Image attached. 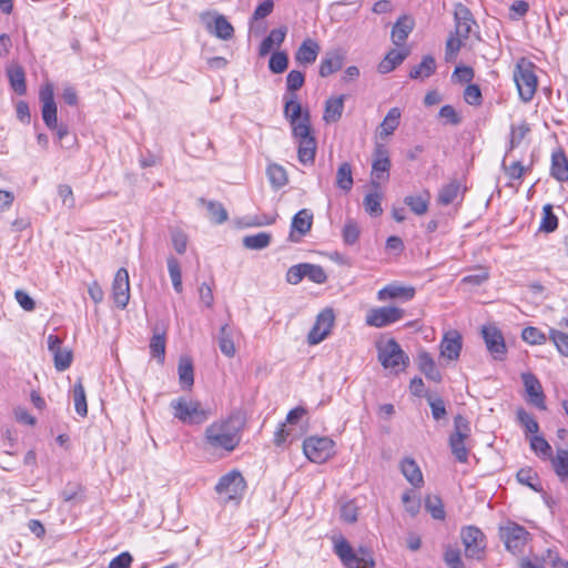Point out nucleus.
Instances as JSON below:
<instances>
[{
	"mask_svg": "<svg viewBox=\"0 0 568 568\" xmlns=\"http://www.w3.org/2000/svg\"><path fill=\"white\" fill-rule=\"evenodd\" d=\"M173 418L184 425H200L206 422L211 415L197 399L187 396H180L170 402L169 405Z\"/></svg>",
	"mask_w": 568,
	"mask_h": 568,
	"instance_id": "nucleus-2",
	"label": "nucleus"
},
{
	"mask_svg": "<svg viewBox=\"0 0 568 568\" xmlns=\"http://www.w3.org/2000/svg\"><path fill=\"white\" fill-rule=\"evenodd\" d=\"M53 355L54 367L59 372H63L70 367L72 363V352L68 348L57 351Z\"/></svg>",
	"mask_w": 568,
	"mask_h": 568,
	"instance_id": "nucleus-63",
	"label": "nucleus"
},
{
	"mask_svg": "<svg viewBox=\"0 0 568 568\" xmlns=\"http://www.w3.org/2000/svg\"><path fill=\"white\" fill-rule=\"evenodd\" d=\"M550 173L557 181L568 180V159L562 151L552 153Z\"/></svg>",
	"mask_w": 568,
	"mask_h": 568,
	"instance_id": "nucleus-37",
	"label": "nucleus"
},
{
	"mask_svg": "<svg viewBox=\"0 0 568 568\" xmlns=\"http://www.w3.org/2000/svg\"><path fill=\"white\" fill-rule=\"evenodd\" d=\"M425 508L434 519H444L445 510L442 499L436 495H429L425 499Z\"/></svg>",
	"mask_w": 568,
	"mask_h": 568,
	"instance_id": "nucleus-53",
	"label": "nucleus"
},
{
	"mask_svg": "<svg viewBox=\"0 0 568 568\" xmlns=\"http://www.w3.org/2000/svg\"><path fill=\"white\" fill-rule=\"evenodd\" d=\"M178 373L182 388L190 389L194 384V369L191 358L186 356L180 358Z\"/></svg>",
	"mask_w": 568,
	"mask_h": 568,
	"instance_id": "nucleus-39",
	"label": "nucleus"
},
{
	"mask_svg": "<svg viewBox=\"0 0 568 568\" xmlns=\"http://www.w3.org/2000/svg\"><path fill=\"white\" fill-rule=\"evenodd\" d=\"M353 562L357 564V568H373L375 566V561L372 550L361 547L354 554Z\"/></svg>",
	"mask_w": 568,
	"mask_h": 568,
	"instance_id": "nucleus-60",
	"label": "nucleus"
},
{
	"mask_svg": "<svg viewBox=\"0 0 568 568\" xmlns=\"http://www.w3.org/2000/svg\"><path fill=\"white\" fill-rule=\"evenodd\" d=\"M73 402L77 414L85 417L88 415L87 395L81 379L73 386Z\"/></svg>",
	"mask_w": 568,
	"mask_h": 568,
	"instance_id": "nucleus-46",
	"label": "nucleus"
},
{
	"mask_svg": "<svg viewBox=\"0 0 568 568\" xmlns=\"http://www.w3.org/2000/svg\"><path fill=\"white\" fill-rule=\"evenodd\" d=\"M61 496L67 503H82L84 500L83 497V488L79 484H68L61 493Z\"/></svg>",
	"mask_w": 568,
	"mask_h": 568,
	"instance_id": "nucleus-56",
	"label": "nucleus"
},
{
	"mask_svg": "<svg viewBox=\"0 0 568 568\" xmlns=\"http://www.w3.org/2000/svg\"><path fill=\"white\" fill-rule=\"evenodd\" d=\"M293 136L297 142L298 161L304 164H313L316 154V140L311 134L310 113L306 112L301 120V124L294 128Z\"/></svg>",
	"mask_w": 568,
	"mask_h": 568,
	"instance_id": "nucleus-4",
	"label": "nucleus"
},
{
	"mask_svg": "<svg viewBox=\"0 0 568 568\" xmlns=\"http://www.w3.org/2000/svg\"><path fill=\"white\" fill-rule=\"evenodd\" d=\"M465 439L459 437H449V446L452 449V453L456 457V459L460 463H466L468 458V450L465 446Z\"/></svg>",
	"mask_w": 568,
	"mask_h": 568,
	"instance_id": "nucleus-59",
	"label": "nucleus"
},
{
	"mask_svg": "<svg viewBox=\"0 0 568 568\" xmlns=\"http://www.w3.org/2000/svg\"><path fill=\"white\" fill-rule=\"evenodd\" d=\"M320 51L321 47L318 42L307 38L297 48L294 59L296 63L301 65H310L316 61Z\"/></svg>",
	"mask_w": 568,
	"mask_h": 568,
	"instance_id": "nucleus-23",
	"label": "nucleus"
},
{
	"mask_svg": "<svg viewBox=\"0 0 568 568\" xmlns=\"http://www.w3.org/2000/svg\"><path fill=\"white\" fill-rule=\"evenodd\" d=\"M417 363L419 369L425 374L427 378L434 382H439L442 379V374L428 352H419L417 356Z\"/></svg>",
	"mask_w": 568,
	"mask_h": 568,
	"instance_id": "nucleus-34",
	"label": "nucleus"
},
{
	"mask_svg": "<svg viewBox=\"0 0 568 568\" xmlns=\"http://www.w3.org/2000/svg\"><path fill=\"white\" fill-rule=\"evenodd\" d=\"M286 27L271 30L268 36L261 42L258 47V55L265 57L272 51V49H278L286 38Z\"/></svg>",
	"mask_w": 568,
	"mask_h": 568,
	"instance_id": "nucleus-27",
	"label": "nucleus"
},
{
	"mask_svg": "<svg viewBox=\"0 0 568 568\" xmlns=\"http://www.w3.org/2000/svg\"><path fill=\"white\" fill-rule=\"evenodd\" d=\"M305 82L304 74L298 70H292L286 75V89L292 93L300 90Z\"/></svg>",
	"mask_w": 568,
	"mask_h": 568,
	"instance_id": "nucleus-64",
	"label": "nucleus"
},
{
	"mask_svg": "<svg viewBox=\"0 0 568 568\" xmlns=\"http://www.w3.org/2000/svg\"><path fill=\"white\" fill-rule=\"evenodd\" d=\"M415 288L413 286H404L398 283H390L377 292V300L386 302L389 300H398L407 302L414 298Z\"/></svg>",
	"mask_w": 568,
	"mask_h": 568,
	"instance_id": "nucleus-20",
	"label": "nucleus"
},
{
	"mask_svg": "<svg viewBox=\"0 0 568 568\" xmlns=\"http://www.w3.org/2000/svg\"><path fill=\"white\" fill-rule=\"evenodd\" d=\"M382 199H383L382 193H379L377 191L367 193L365 195L363 205H364L365 211L371 216H379L383 213Z\"/></svg>",
	"mask_w": 568,
	"mask_h": 568,
	"instance_id": "nucleus-47",
	"label": "nucleus"
},
{
	"mask_svg": "<svg viewBox=\"0 0 568 568\" xmlns=\"http://www.w3.org/2000/svg\"><path fill=\"white\" fill-rule=\"evenodd\" d=\"M555 473L561 481H568V449L559 448L552 458Z\"/></svg>",
	"mask_w": 568,
	"mask_h": 568,
	"instance_id": "nucleus-45",
	"label": "nucleus"
},
{
	"mask_svg": "<svg viewBox=\"0 0 568 568\" xmlns=\"http://www.w3.org/2000/svg\"><path fill=\"white\" fill-rule=\"evenodd\" d=\"M243 422L231 415L209 425L204 432L205 444L213 450L233 452L241 442Z\"/></svg>",
	"mask_w": 568,
	"mask_h": 568,
	"instance_id": "nucleus-1",
	"label": "nucleus"
},
{
	"mask_svg": "<svg viewBox=\"0 0 568 568\" xmlns=\"http://www.w3.org/2000/svg\"><path fill=\"white\" fill-rule=\"evenodd\" d=\"M549 338L555 344L557 351L568 357V334L555 328L549 329Z\"/></svg>",
	"mask_w": 568,
	"mask_h": 568,
	"instance_id": "nucleus-57",
	"label": "nucleus"
},
{
	"mask_svg": "<svg viewBox=\"0 0 568 568\" xmlns=\"http://www.w3.org/2000/svg\"><path fill=\"white\" fill-rule=\"evenodd\" d=\"M514 81L520 99L524 102H529L534 98L538 85L535 65L526 59H520L514 69Z\"/></svg>",
	"mask_w": 568,
	"mask_h": 568,
	"instance_id": "nucleus-5",
	"label": "nucleus"
},
{
	"mask_svg": "<svg viewBox=\"0 0 568 568\" xmlns=\"http://www.w3.org/2000/svg\"><path fill=\"white\" fill-rule=\"evenodd\" d=\"M529 131L530 128L525 121L518 124H513L510 128L509 150L517 148L524 141Z\"/></svg>",
	"mask_w": 568,
	"mask_h": 568,
	"instance_id": "nucleus-50",
	"label": "nucleus"
},
{
	"mask_svg": "<svg viewBox=\"0 0 568 568\" xmlns=\"http://www.w3.org/2000/svg\"><path fill=\"white\" fill-rule=\"evenodd\" d=\"M517 418L520 425L525 428L526 433L531 434V436L538 435L539 425L531 414L521 408L517 412Z\"/></svg>",
	"mask_w": 568,
	"mask_h": 568,
	"instance_id": "nucleus-54",
	"label": "nucleus"
},
{
	"mask_svg": "<svg viewBox=\"0 0 568 568\" xmlns=\"http://www.w3.org/2000/svg\"><path fill=\"white\" fill-rule=\"evenodd\" d=\"M7 74L13 91L19 95L26 94L27 85L23 68L17 63H13L7 68Z\"/></svg>",
	"mask_w": 568,
	"mask_h": 568,
	"instance_id": "nucleus-33",
	"label": "nucleus"
},
{
	"mask_svg": "<svg viewBox=\"0 0 568 568\" xmlns=\"http://www.w3.org/2000/svg\"><path fill=\"white\" fill-rule=\"evenodd\" d=\"M499 536L505 544V547L511 554H521L529 539L530 534L525 527L508 521L499 528Z\"/></svg>",
	"mask_w": 568,
	"mask_h": 568,
	"instance_id": "nucleus-7",
	"label": "nucleus"
},
{
	"mask_svg": "<svg viewBox=\"0 0 568 568\" xmlns=\"http://www.w3.org/2000/svg\"><path fill=\"white\" fill-rule=\"evenodd\" d=\"M389 169L390 160L387 149L382 144L376 145L371 173V184L375 189H378L381 183L388 181Z\"/></svg>",
	"mask_w": 568,
	"mask_h": 568,
	"instance_id": "nucleus-12",
	"label": "nucleus"
},
{
	"mask_svg": "<svg viewBox=\"0 0 568 568\" xmlns=\"http://www.w3.org/2000/svg\"><path fill=\"white\" fill-rule=\"evenodd\" d=\"M465 555L469 558H480L485 549V536L476 527L469 526L462 530Z\"/></svg>",
	"mask_w": 568,
	"mask_h": 568,
	"instance_id": "nucleus-15",
	"label": "nucleus"
},
{
	"mask_svg": "<svg viewBox=\"0 0 568 568\" xmlns=\"http://www.w3.org/2000/svg\"><path fill=\"white\" fill-rule=\"evenodd\" d=\"M462 194V184L457 181H450L444 185L438 193V203L443 205L452 204Z\"/></svg>",
	"mask_w": 568,
	"mask_h": 568,
	"instance_id": "nucleus-40",
	"label": "nucleus"
},
{
	"mask_svg": "<svg viewBox=\"0 0 568 568\" xmlns=\"http://www.w3.org/2000/svg\"><path fill=\"white\" fill-rule=\"evenodd\" d=\"M409 50L407 48L393 49L385 58L379 62L377 70L382 74L392 72L397 65L402 64L403 61L408 57Z\"/></svg>",
	"mask_w": 568,
	"mask_h": 568,
	"instance_id": "nucleus-29",
	"label": "nucleus"
},
{
	"mask_svg": "<svg viewBox=\"0 0 568 568\" xmlns=\"http://www.w3.org/2000/svg\"><path fill=\"white\" fill-rule=\"evenodd\" d=\"M523 339L531 345H540L546 342V335L537 327H526L521 332Z\"/></svg>",
	"mask_w": 568,
	"mask_h": 568,
	"instance_id": "nucleus-62",
	"label": "nucleus"
},
{
	"mask_svg": "<svg viewBox=\"0 0 568 568\" xmlns=\"http://www.w3.org/2000/svg\"><path fill=\"white\" fill-rule=\"evenodd\" d=\"M112 297L119 308L126 307L130 300V281L129 273L124 267L119 268L115 273L112 283Z\"/></svg>",
	"mask_w": 568,
	"mask_h": 568,
	"instance_id": "nucleus-16",
	"label": "nucleus"
},
{
	"mask_svg": "<svg viewBox=\"0 0 568 568\" xmlns=\"http://www.w3.org/2000/svg\"><path fill=\"white\" fill-rule=\"evenodd\" d=\"M150 353L160 364L165 359V334L154 332L150 342Z\"/></svg>",
	"mask_w": 568,
	"mask_h": 568,
	"instance_id": "nucleus-48",
	"label": "nucleus"
},
{
	"mask_svg": "<svg viewBox=\"0 0 568 568\" xmlns=\"http://www.w3.org/2000/svg\"><path fill=\"white\" fill-rule=\"evenodd\" d=\"M400 471L406 480L414 487L419 488L424 484L422 470L415 459L405 457L400 462Z\"/></svg>",
	"mask_w": 568,
	"mask_h": 568,
	"instance_id": "nucleus-26",
	"label": "nucleus"
},
{
	"mask_svg": "<svg viewBox=\"0 0 568 568\" xmlns=\"http://www.w3.org/2000/svg\"><path fill=\"white\" fill-rule=\"evenodd\" d=\"M405 311L396 306H382L371 308L365 317V323L371 327H385L400 321Z\"/></svg>",
	"mask_w": 568,
	"mask_h": 568,
	"instance_id": "nucleus-10",
	"label": "nucleus"
},
{
	"mask_svg": "<svg viewBox=\"0 0 568 568\" xmlns=\"http://www.w3.org/2000/svg\"><path fill=\"white\" fill-rule=\"evenodd\" d=\"M414 28V22L407 17L399 18L392 29V41L395 45L404 44Z\"/></svg>",
	"mask_w": 568,
	"mask_h": 568,
	"instance_id": "nucleus-35",
	"label": "nucleus"
},
{
	"mask_svg": "<svg viewBox=\"0 0 568 568\" xmlns=\"http://www.w3.org/2000/svg\"><path fill=\"white\" fill-rule=\"evenodd\" d=\"M436 71V62L432 55L423 57V60L419 64L412 68L409 72V78L414 80H425L434 74Z\"/></svg>",
	"mask_w": 568,
	"mask_h": 568,
	"instance_id": "nucleus-38",
	"label": "nucleus"
},
{
	"mask_svg": "<svg viewBox=\"0 0 568 568\" xmlns=\"http://www.w3.org/2000/svg\"><path fill=\"white\" fill-rule=\"evenodd\" d=\"M464 40H466V39L457 36L456 33L449 36V38L446 41V47H445L446 61H453L456 59L457 53L460 50Z\"/></svg>",
	"mask_w": 568,
	"mask_h": 568,
	"instance_id": "nucleus-55",
	"label": "nucleus"
},
{
	"mask_svg": "<svg viewBox=\"0 0 568 568\" xmlns=\"http://www.w3.org/2000/svg\"><path fill=\"white\" fill-rule=\"evenodd\" d=\"M481 336L493 359L499 362L505 361L507 346L501 331L493 324L484 325L481 327Z\"/></svg>",
	"mask_w": 568,
	"mask_h": 568,
	"instance_id": "nucleus-11",
	"label": "nucleus"
},
{
	"mask_svg": "<svg viewBox=\"0 0 568 568\" xmlns=\"http://www.w3.org/2000/svg\"><path fill=\"white\" fill-rule=\"evenodd\" d=\"M272 235L267 232H260L243 237V245L248 250H263L271 244Z\"/></svg>",
	"mask_w": 568,
	"mask_h": 568,
	"instance_id": "nucleus-42",
	"label": "nucleus"
},
{
	"mask_svg": "<svg viewBox=\"0 0 568 568\" xmlns=\"http://www.w3.org/2000/svg\"><path fill=\"white\" fill-rule=\"evenodd\" d=\"M376 347L379 363L385 369L390 371V373L399 374L408 366L409 357L394 338L379 342Z\"/></svg>",
	"mask_w": 568,
	"mask_h": 568,
	"instance_id": "nucleus-3",
	"label": "nucleus"
},
{
	"mask_svg": "<svg viewBox=\"0 0 568 568\" xmlns=\"http://www.w3.org/2000/svg\"><path fill=\"white\" fill-rule=\"evenodd\" d=\"M354 180L352 166L348 162L342 163L336 172V185L344 192H349L353 187Z\"/></svg>",
	"mask_w": 568,
	"mask_h": 568,
	"instance_id": "nucleus-41",
	"label": "nucleus"
},
{
	"mask_svg": "<svg viewBox=\"0 0 568 568\" xmlns=\"http://www.w3.org/2000/svg\"><path fill=\"white\" fill-rule=\"evenodd\" d=\"M245 480L241 473L232 470L222 476L215 490L223 503H239L245 490Z\"/></svg>",
	"mask_w": 568,
	"mask_h": 568,
	"instance_id": "nucleus-6",
	"label": "nucleus"
},
{
	"mask_svg": "<svg viewBox=\"0 0 568 568\" xmlns=\"http://www.w3.org/2000/svg\"><path fill=\"white\" fill-rule=\"evenodd\" d=\"M335 322V315L332 308H325L316 316L315 323L307 334V343L317 345L323 342L331 333Z\"/></svg>",
	"mask_w": 568,
	"mask_h": 568,
	"instance_id": "nucleus-13",
	"label": "nucleus"
},
{
	"mask_svg": "<svg viewBox=\"0 0 568 568\" xmlns=\"http://www.w3.org/2000/svg\"><path fill=\"white\" fill-rule=\"evenodd\" d=\"M529 444L531 450L542 459H550L552 456V449L549 443L541 435H532L529 437Z\"/></svg>",
	"mask_w": 568,
	"mask_h": 568,
	"instance_id": "nucleus-44",
	"label": "nucleus"
},
{
	"mask_svg": "<svg viewBox=\"0 0 568 568\" xmlns=\"http://www.w3.org/2000/svg\"><path fill=\"white\" fill-rule=\"evenodd\" d=\"M557 227H558V217L552 212V205L551 204L544 205L539 231L550 233V232H554Z\"/></svg>",
	"mask_w": 568,
	"mask_h": 568,
	"instance_id": "nucleus-49",
	"label": "nucleus"
},
{
	"mask_svg": "<svg viewBox=\"0 0 568 568\" xmlns=\"http://www.w3.org/2000/svg\"><path fill=\"white\" fill-rule=\"evenodd\" d=\"M345 60V54L341 50H332L325 53L320 63L318 73L322 78H327L331 74L342 69Z\"/></svg>",
	"mask_w": 568,
	"mask_h": 568,
	"instance_id": "nucleus-24",
	"label": "nucleus"
},
{
	"mask_svg": "<svg viewBox=\"0 0 568 568\" xmlns=\"http://www.w3.org/2000/svg\"><path fill=\"white\" fill-rule=\"evenodd\" d=\"M489 278V271L487 267L479 266L475 270L474 274L467 275L463 277L462 283L471 285V286H479L484 284Z\"/></svg>",
	"mask_w": 568,
	"mask_h": 568,
	"instance_id": "nucleus-61",
	"label": "nucleus"
},
{
	"mask_svg": "<svg viewBox=\"0 0 568 568\" xmlns=\"http://www.w3.org/2000/svg\"><path fill=\"white\" fill-rule=\"evenodd\" d=\"M521 379L525 386V390L528 396V400L530 404L535 405L537 408L545 410V394L538 378L531 373H523Z\"/></svg>",
	"mask_w": 568,
	"mask_h": 568,
	"instance_id": "nucleus-19",
	"label": "nucleus"
},
{
	"mask_svg": "<svg viewBox=\"0 0 568 568\" xmlns=\"http://www.w3.org/2000/svg\"><path fill=\"white\" fill-rule=\"evenodd\" d=\"M312 224L313 213L307 209L300 210L292 219L290 240L300 242L311 231Z\"/></svg>",
	"mask_w": 568,
	"mask_h": 568,
	"instance_id": "nucleus-17",
	"label": "nucleus"
},
{
	"mask_svg": "<svg viewBox=\"0 0 568 568\" xmlns=\"http://www.w3.org/2000/svg\"><path fill=\"white\" fill-rule=\"evenodd\" d=\"M430 193L424 190L419 194L407 195L404 199L405 204L416 215H424L428 211Z\"/></svg>",
	"mask_w": 568,
	"mask_h": 568,
	"instance_id": "nucleus-36",
	"label": "nucleus"
},
{
	"mask_svg": "<svg viewBox=\"0 0 568 568\" xmlns=\"http://www.w3.org/2000/svg\"><path fill=\"white\" fill-rule=\"evenodd\" d=\"M306 112H302V105L297 101L295 93L285 97L284 115L290 121L292 131H294L296 125L301 124V120Z\"/></svg>",
	"mask_w": 568,
	"mask_h": 568,
	"instance_id": "nucleus-32",
	"label": "nucleus"
},
{
	"mask_svg": "<svg viewBox=\"0 0 568 568\" xmlns=\"http://www.w3.org/2000/svg\"><path fill=\"white\" fill-rule=\"evenodd\" d=\"M463 347V337L456 329L446 332L440 342V356L448 361H457Z\"/></svg>",
	"mask_w": 568,
	"mask_h": 568,
	"instance_id": "nucleus-18",
	"label": "nucleus"
},
{
	"mask_svg": "<svg viewBox=\"0 0 568 568\" xmlns=\"http://www.w3.org/2000/svg\"><path fill=\"white\" fill-rule=\"evenodd\" d=\"M168 270L175 292L181 293L183 290L181 266L174 256L168 257Z\"/></svg>",
	"mask_w": 568,
	"mask_h": 568,
	"instance_id": "nucleus-51",
	"label": "nucleus"
},
{
	"mask_svg": "<svg viewBox=\"0 0 568 568\" xmlns=\"http://www.w3.org/2000/svg\"><path fill=\"white\" fill-rule=\"evenodd\" d=\"M266 174L274 189H281L288 182L285 169L278 164H270L266 169Z\"/></svg>",
	"mask_w": 568,
	"mask_h": 568,
	"instance_id": "nucleus-43",
	"label": "nucleus"
},
{
	"mask_svg": "<svg viewBox=\"0 0 568 568\" xmlns=\"http://www.w3.org/2000/svg\"><path fill=\"white\" fill-rule=\"evenodd\" d=\"M455 33L468 39L473 27L476 24L470 10L463 3H457L454 9Z\"/></svg>",
	"mask_w": 568,
	"mask_h": 568,
	"instance_id": "nucleus-21",
	"label": "nucleus"
},
{
	"mask_svg": "<svg viewBox=\"0 0 568 568\" xmlns=\"http://www.w3.org/2000/svg\"><path fill=\"white\" fill-rule=\"evenodd\" d=\"M288 65V57L287 53L284 51H275L272 53L270 61H268V68L271 72L275 74L283 73Z\"/></svg>",
	"mask_w": 568,
	"mask_h": 568,
	"instance_id": "nucleus-52",
	"label": "nucleus"
},
{
	"mask_svg": "<svg viewBox=\"0 0 568 568\" xmlns=\"http://www.w3.org/2000/svg\"><path fill=\"white\" fill-rule=\"evenodd\" d=\"M39 98L42 103V119L49 129L57 128V104L53 84L48 82L40 88Z\"/></svg>",
	"mask_w": 568,
	"mask_h": 568,
	"instance_id": "nucleus-14",
	"label": "nucleus"
},
{
	"mask_svg": "<svg viewBox=\"0 0 568 568\" xmlns=\"http://www.w3.org/2000/svg\"><path fill=\"white\" fill-rule=\"evenodd\" d=\"M345 95L329 97L325 101L323 120L326 123H335L339 121L344 111Z\"/></svg>",
	"mask_w": 568,
	"mask_h": 568,
	"instance_id": "nucleus-30",
	"label": "nucleus"
},
{
	"mask_svg": "<svg viewBox=\"0 0 568 568\" xmlns=\"http://www.w3.org/2000/svg\"><path fill=\"white\" fill-rule=\"evenodd\" d=\"M210 13H203L202 20L205 21L207 31L221 40H230L234 36V28L222 14H215L213 22L206 21Z\"/></svg>",
	"mask_w": 568,
	"mask_h": 568,
	"instance_id": "nucleus-22",
	"label": "nucleus"
},
{
	"mask_svg": "<svg viewBox=\"0 0 568 568\" xmlns=\"http://www.w3.org/2000/svg\"><path fill=\"white\" fill-rule=\"evenodd\" d=\"M304 277L316 284H324L327 281V275L324 268L316 264L301 263L293 265L286 273V281L290 284L296 285Z\"/></svg>",
	"mask_w": 568,
	"mask_h": 568,
	"instance_id": "nucleus-9",
	"label": "nucleus"
},
{
	"mask_svg": "<svg viewBox=\"0 0 568 568\" xmlns=\"http://www.w3.org/2000/svg\"><path fill=\"white\" fill-rule=\"evenodd\" d=\"M335 443L329 437L311 436L303 443V452L307 459L313 463L322 464L329 459L334 454Z\"/></svg>",
	"mask_w": 568,
	"mask_h": 568,
	"instance_id": "nucleus-8",
	"label": "nucleus"
},
{
	"mask_svg": "<svg viewBox=\"0 0 568 568\" xmlns=\"http://www.w3.org/2000/svg\"><path fill=\"white\" fill-rule=\"evenodd\" d=\"M335 552L341 558L342 562L345 566H349L353 564L354 550L347 540L341 539L335 544Z\"/></svg>",
	"mask_w": 568,
	"mask_h": 568,
	"instance_id": "nucleus-58",
	"label": "nucleus"
},
{
	"mask_svg": "<svg viewBox=\"0 0 568 568\" xmlns=\"http://www.w3.org/2000/svg\"><path fill=\"white\" fill-rule=\"evenodd\" d=\"M524 568H568V562H564L556 550L548 548L537 557V565L527 562Z\"/></svg>",
	"mask_w": 568,
	"mask_h": 568,
	"instance_id": "nucleus-31",
	"label": "nucleus"
},
{
	"mask_svg": "<svg viewBox=\"0 0 568 568\" xmlns=\"http://www.w3.org/2000/svg\"><path fill=\"white\" fill-rule=\"evenodd\" d=\"M400 116H402V112H400V109L397 106L392 108L387 112V114L385 115V118L383 119L382 123L379 124V126L377 129V134L382 140L394 134V132L399 126Z\"/></svg>",
	"mask_w": 568,
	"mask_h": 568,
	"instance_id": "nucleus-28",
	"label": "nucleus"
},
{
	"mask_svg": "<svg viewBox=\"0 0 568 568\" xmlns=\"http://www.w3.org/2000/svg\"><path fill=\"white\" fill-rule=\"evenodd\" d=\"M237 335V332L231 327L230 325L225 324L220 328L217 342L221 353L232 358L236 354V347H235V336Z\"/></svg>",
	"mask_w": 568,
	"mask_h": 568,
	"instance_id": "nucleus-25",
	"label": "nucleus"
}]
</instances>
